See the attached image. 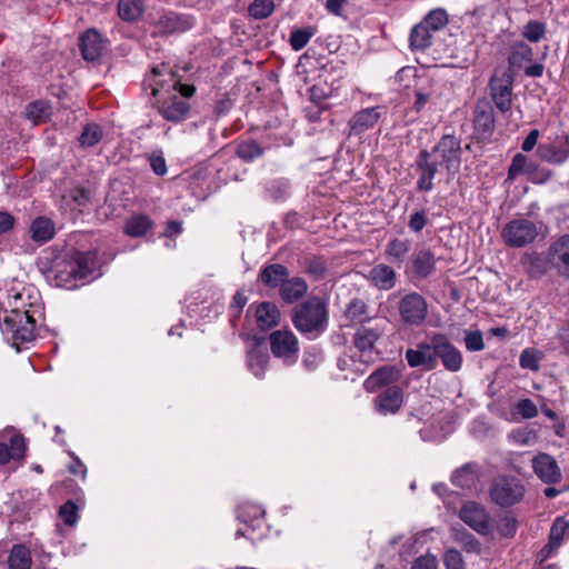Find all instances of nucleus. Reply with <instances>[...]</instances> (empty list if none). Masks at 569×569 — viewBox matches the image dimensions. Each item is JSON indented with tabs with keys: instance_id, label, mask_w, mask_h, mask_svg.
Listing matches in <instances>:
<instances>
[{
	"instance_id": "obj_1",
	"label": "nucleus",
	"mask_w": 569,
	"mask_h": 569,
	"mask_svg": "<svg viewBox=\"0 0 569 569\" xmlns=\"http://www.w3.org/2000/svg\"><path fill=\"white\" fill-rule=\"evenodd\" d=\"M4 316L0 325L4 339L17 350L36 338V316L41 312L40 295L31 286L17 283L7 291Z\"/></svg>"
},
{
	"instance_id": "obj_2",
	"label": "nucleus",
	"mask_w": 569,
	"mask_h": 569,
	"mask_svg": "<svg viewBox=\"0 0 569 569\" xmlns=\"http://www.w3.org/2000/svg\"><path fill=\"white\" fill-rule=\"evenodd\" d=\"M147 82L156 98L158 112L167 121L179 122L186 119L190 107L184 98L194 93L193 86L182 84L177 74L164 64L154 67Z\"/></svg>"
},
{
	"instance_id": "obj_3",
	"label": "nucleus",
	"mask_w": 569,
	"mask_h": 569,
	"mask_svg": "<svg viewBox=\"0 0 569 569\" xmlns=\"http://www.w3.org/2000/svg\"><path fill=\"white\" fill-rule=\"evenodd\" d=\"M328 320V306L319 297L309 298L292 311V322L296 329L311 339H316L325 332Z\"/></svg>"
},
{
	"instance_id": "obj_4",
	"label": "nucleus",
	"mask_w": 569,
	"mask_h": 569,
	"mask_svg": "<svg viewBox=\"0 0 569 569\" xmlns=\"http://www.w3.org/2000/svg\"><path fill=\"white\" fill-rule=\"evenodd\" d=\"M538 228L535 222L518 218L509 221L501 231L505 243L512 248H521L535 241Z\"/></svg>"
},
{
	"instance_id": "obj_5",
	"label": "nucleus",
	"mask_w": 569,
	"mask_h": 569,
	"mask_svg": "<svg viewBox=\"0 0 569 569\" xmlns=\"http://www.w3.org/2000/svg\"><path fill=\"white\" fill-rule=\"evenodd\" d=\"M398 311L403 323L408 326H421L428 315V303L418 292H408L400 297Z\"/></svg>"
},
{
	"instance_id": "obj_6",
	"label": "nucleus",
	"mask_w": 569,
	"mask_h": 569,
	"mask_svg": "<svg viewBox=\"0 0 569 569\" xmlns=\"http://www.w3.org/2000/svg\"><path fill=\"white\" fill-rule=\"evenodd\" d=\"M428 153L448 171H457L460 167V141L453 136H443Z\"/></svg>"
},
{
	"instance_id": "obj_7",
	"label": "nucleus",
	"mask_w": 569,
	"mask_h": 569,
	"mask_svg": "<svg viewBox=\"0 0 569 569\" xmlns=\"http://www.w3.org/2000/svg\"><path fill=\"white\" fill-rule=\"evenodd\" d=\"M435 360L449 372H458L463 366L461 351L452 343L445 333H435Z\"/></svg>"
},
{
	"instance_id": "obj_8",
	"label": "nucleus",
	"mask_w": 569,
	"mask_h": 569,
	"mask_svg": "<svg viewBox=\"0 0 569 569\" xmlns=\"http://www.w3.org/2000/svg\"><path fill=\"white\" fill-rule=\"evenodd\" d=\"M512 81V76L506 70H497L489 81L490 97L503 113L511 108Z\"/></svg>"
},
{
	"instance_id": "obj_9",
	"label": "nucleus",
	"mask_w": 569,
	"mask_h": 569,
	"mask_svg": "<svg viewBox=\"0 0 569 569\" xmlns=\"http://www.w3.org/2000/svg\"><path fill=\"white\" fill-rule=\"evenodd\" d=\"M271 352L274 357L291 365L297 361L299 342L290 330H276L269 336Z\"/></svg>"
},
{
	"instance_id": "obj_10",
	"label": "nucleus",
	"mask_w": 569,
	"mask_h": 569,
	"mask_svg": "<svg viewBox=\"0 0 569 569\" xmlns=\"http://www.w3.org/2000/svg\"><path fill=\"white\" fill-rule=\"evenodd\" d=\"M525 489L516 478H498L490 490L491 499L500 506H511L523 497Z\"/></svg>"
},
{
	"instance_id": "obj_11",
	"label": "nucleus",
	"mask_w": 569,
	"mask_h": 569,
	"mask_svg": "<svg viewBox=\"0 0 569 569\" xmlns=\"http://www.w3.org/2000/svg\"><path fill=\"white\" fill-rule=\"evenodd\" d=\"M435 333L427 340L418 342L415 348L407 349L405 358L411 368L431 371L437 368L435 360Z\"/></svg>"
},
{
	"instance_id": "obj_12",
	"label": "nucleus",
	"mask_w": 569,
	"mask_h": 569,
	"mask_svg": "<svg viewBox=\"0 0 569 569\" xmlns=\"http://www.w3.org/2000/svg\"><path fill=\"white\" fill-rule=\"evenodd\" d=\"M459 517L479 535L488 536L491 532V521L488 512L481 505L475 501L463 503L460 508Z\"/></svg>"
},
{
	"instance_id": "obj_13",
	"label": "nucleus",
	"mask_w": 569,
	"mask_h": 569,
	"mask_svg": "<svg viewBox=\"0 0 569 569\" xmlns=\"http://www.w3.org/2000/svg\"><path fill=\"white\" fill-rule=\"evenodd\" d=\"M537 154L546 162L562 164L569 159V134L557 136L548 142L540 143Z\"/></svg>"
},
{
	"instance_id": "obj_14",
	"label": "nucleus",
	"mask_w": 569,
	"mask_h": 569,
	"mask_svg": "<svg viewBox=\"0 0 569 569\" xmlns=\"http://www.w3.org/2000/svg\"><path fill=\"white\" fill-rule=\"evenodd\" d=\"M381 332L373 328H359L353 337V342L359 351V359L363 363L373 362L378 358V351L375 348Z\"/></svg>"
},
{
	"instance_id": "obj_15",
	"label": "nucleus",
	"mask_w": 569,
	"mask_h": 569,
	"mask_svg": "<svg viewBox=\"0 0 569 569\" xmlns=\"http://www.w3.org/2000/svg\"><path fill=\"white\" fill-rule=\"evenodd\" d=\"M473 128L478 140H488L495 130V114L488 101H479L473 111Z\"/></svg>"
},
{
	"instance_id": "obj_16",
	"label": "nucleus",
	"mask_w": 569,
	"mask_h": 569,
	"mask_svg": "<svg viewBox=\"0 0 569 569\" xmlns=\"http://www.w3.org/2000/svg\"><path fill=\"white\" fill-rule=\"evenodd\" d=\"M416 167L419 173L417 189L420 191H431L433 189V179L442 166L431 158L428 150H421L416 159Z\"/></svg>"
},
{
	"instance_id": "obj_17",
	"label": "nucleus",
	"mask_w": 569,
	"mask_h": 569,
	"mask_svg": "<svg viewBox=\"0 0 569 569\" xmlns=\"http://www.w3.org/2000/svg\"><path fill=\"white\" fill-rule=\"evenodd\" d=\"M403 403V390L399 386L387 387L373 399V408L381 415H396Z\"/></svg>"
},
{
	"instance_id": "obj_18",
	"label": "nucleus",
	"mask_w": 569,
	"mask_h": 569,
	"mask_svg": "<svg viewBox=\"0 0 569 569\" xmlns=\"http://www.w3.org/2000/svg\"><path fill=\"white\" fill-rule=\"evenodd\" d=\"M550 260L552 269L566 279H569V233L559 237L550 244Z\"/></svg>"
},
{
	"instance_id": "obj_19",
	"label": "nucleus",
	"mask_w": 569,
	"mask_h": 569,
	"mask_svg": "<svg viewBox=\"0 0 569 569\" xmlns=\"http://www.w3.org/2000/svg\"><path fill=\"white\" fill-rule=\"evenodd\" d=\"M532 468L537 477L545 483H558L561 470L557 461L548 453H539L532 459Z\"/></svg>"
},
{
	"instance_id": "obj_20",
	"label": "nucleus",
	"mask_w": 569,
	"mask_h": 569,
	"mask_svg": "<svg viewBox=\"0 0 569 569\" xmlns=\"http://www.w3.org/2000/svg\"><path fill=\"white\" fill-rule=\"evenodd\" d=\"M382 107H370L356 112L348 121L350 134H361L373 128L381 118Z\"/></svg>"
},
{
	"instance_id": "obj_21",
	"label": "nucleus",
	"mask_w": 569,
	"mask_h": 569,
	"mask_svg": "<svg viewBox=\"0 0 569 569\" xmlns=\"http://www.w3.org/2000/svg\"><path fill=\"white\" fill-rule=\"evenodd\" d=\"M153 27L156 34L169 36L174 32L189 30L192 27V21L186 16L168 12L160 16Z\"/></svg>"
},
{
	"instance_id": "obj_22",
	"label": "nucleus",
	"mask_w": 569,
	"mask_h": 569,
	"mask_svg": "<svg viewBox=\"0 0 569 569\" xmlns=\"http://www.w3.org/2000/svg\"><path fill=\"white\" fill-rule=\"evenodd\" d=\"M401 377V371L396 366H383L373 371L365 380V389L369 392H375L381 387L396 383Z\"/></svg>"
},
{
	"instance_id": "obj_23",
	"label": "nucleus",
	"mask_w": 569,
	"mask_h": 569,
	"mask_svg": "<svg viewBox=\"0 0 569 569\" xmlns=\"http://www.w3.org/2000/svg\"><path fill=\"white\" fill-rule=\"evenodd\" d=\"M436 270V259L429 249L416 251L410 261V271L415 278L426 279Z\"/></svg>"
},
{
	"instance_id": "obj_24",
	"label": "nucleus",
	"mask_w": 569,
	"mask_h": 569,
	"mask_svg": "<svg viewBox=\"0 0 569 569\" xmlns=\"http://www.w3.org/2000/svg\"><path fill=\"white\" fill-rule=\"evenodd\" d=\"M521 263L525 267L526 272L530 277H541L549 269H552L550 260V247L548 248L546 256L536 252L523 254V257L521 258Z\"/></svg>"
},
{
	"instance_id": "obj_25",
	"label": "nucleus",
	"mask_w": 569,
	"mask_h": 569,
	"mask_svg": "<svg viewBox=\"0 0 569 569\" xmlns=\"http://www.w3.org/2000/svg\"><path fill=\"white\" fill-rule=\"evenodd\" d=\"M79 46L82 57L88 61H94L101 56L103 40L97 30L90 29L80 37Z\"/></svg>"
},
{
	"instance_id": "obj_26",
	"label": "nucleus",
	"mask_w": 569,
	"mask_h": 569,
	"mask_svg": "<svg viewBox=\"0 0 569 569\" xmlns=\"http://www.w3.org/2000/svg\"><path fill=\"white\" fill-rule=\"evenodd\" d=\"M269 355L266 347L260 341H256L254 346L247 353L248 369L257 378H262L267 368Z\"/></svg>"
},
{
	"instance_id": "obj_27",
	"label": "nucleus",
	"mask_w": 569,
	"mask_h": 569,
	"mask_svg": "<svg viewBox=\"0 0 569 569\" xmlns=\"http://www.w3.org/2000/svg\"><path fill=\"white\" fill-rule=\"evenodd\" d=\"M368 279L378 289L390 290L396 284L397 274L391 267L380 263L370 269Z\"/></svg>"
},
{
	"instance_id": "obj_28",
	"label": "nucleus",
	"mask_w": 569,
	"mask_h": 569,
	"mask_svg": "<svg viewBox=\"0 0 569 569\" xmlns=\"http://www.w3.org/2000/svg\"><path fill=\"white\" fill-rule=\"evenodd\" d=\"M479 476L478 465L469 462L453 472L451 481L455 486L462 489H476L479 482Z\"/></svg>"
},
{
	"instance_id": "obj_29",
	"label": "nucleus",
	"mask_w": 569,
	"mask_h": 569,
	"mask_svg": "<svg viewBox=\"0 0 569 569\" xmlns=\"http://www.w3.org/2000/svg\"><path fill=\"white\" fill-rule=\"evenodd\" d=\"M280 312L277 306L272 302L264 301L256 308L257 326L262 330H268L278 325Z\"/></svg>"
},
{
	"instance_id": "obj_30",
	"label": "nucleus",
	"mask_w": 569,
	"mask_h": 569,
	"mask_svg": "<svg viewBox=\"0 0 569 569\" xmlns=\"http://www.w3.org/2000/svg\"><path fill=\"white\" fill-rule=\"evenodd\" d=\"M10 433L9 443L0 442V463L23 458L26 445L22 436L13 431H10Z\"/></svg>"
},
{
	"instance_id": "obj_31",
	"label": "nucleus",
	"mask_w": 569,
	"mask_h": 569,
	"mask_svg": "<svg viewBox=\"0 0 569 569\" xmlns=\"http://www.w3.org/2000/svg\"><path fill=\"white\" fill-rule=\"evenodd\" d=\"M308 290L307 282L299 277L284 279L280 287V296L283 301L292 303L303 297Z\"/></svg>"
},
{
	"instance_id": "obj_32",
	"label": "nucleus",
	"mask_w": 569,
	"mask_h": 569,
	"mask_svg": "<svg viewBox=\"0 0 569 569\" xmlns=\"http://www.w3.org/2000/svg\"><path fill=\"white\" fill-rule=\"evenodd\" d=\"M52 114L51 103L47 100H36L27 104L24 117L33 124L47 122Z\"/></svg>"
},
{
	"instance_id": "obj_33",
	"label": "nucleus",
	"mask_w": 569,
	"mask_h": 569,
	"mask_svg": "<svg viewBox=\"0 0 569 569\" xmlns=\"http://www.w3.org/2000/svg\"><path fill=\"white\" fill-rule=\"evenodd\" d=\"M533 52L529 44L516 41L510 46L508 62L511 68L520 69L523 64L532 61Z\"/></svg>"
},
{
	"instance_id": "obj_34",
	"label": "nucleus",
	"mask_w": 569,
	"mask_h": 569,
	"mask_svg": "<svg viewBox=\"0 0 569 569\" xmlns=\"http://www.w3.org/2000/svg\"><path fill=\"white\" fill-rule=\"evenodd\" d=\"M30 233L33 241L47 242L54 236V223L46 217L36 218L30 226Z\"/></svg>"
},
{
	"instance_id": "obj_35",
	"label": "nucleus",
	"mask_w": 569,
	"mask_h": 569,
	"mask_svg": "<svg viewBox=\"0 0 569 569\" xmlns=\"http://www.w3.org/2000/svg\"><path fill=\"white\" fill-rule=\"evenodd\" d=\"M412 242L409 239L395 238L386 247L387 258L395 263H402L410 252Z\"/></svg>"
},
{
	"instance_id": "obj_36",
	"label": "nucleus",
	"mask_w": 569,
	"mask_h": 569,
	"mask_svg": "<svg viewBox=\"0 0 569 569\" xmlns=\"http://www.w3.org/2000/svg\"><path fill=\"white\" fill-rule=\"evenodd\" d=\"M288 277V269L279 263L269 264L264 267L260 274L259 279L268 287L276 288L278 286L281 287L284 279Z\"/></svg>"
},
{
	"instance_id": "obj_37",
	"label": "nucleus",
	"mask_w": 569,
	"mask_h": 569,
	"mask_svg": "<svg viewBox=\"0 0 569 569\" xmlns=\"http://www.w3.org/2000/svg\"><path fill=\"white\" fill-rule=\"evenodd\" d=\"M568 522L563 518H557L550 529L549 543L541 550L543 558H547L551 551L558 548L568 530Z\"/></svg>"
},
{
	"instance_id": "obj_38",
	"label": "nucleus",
	"mask_w": 569,
	"mask_h": 569,
	"mask_svg": "<svg viewBox=\"0 0 569 569\" xmlns=\"http://www.w3.org/2000/svg\"><path fill=\"white\" fill-rule=\"evenodd\" d=\"M433 38L435 34L420 22L411 29L410 47L412 50H426L432 44Z\"/></svg>"
},
{
	"instance_id": "obj_39",
	"label": "nucleus",
	"mask_w": 569,
	"mask_h": 569,
	"mask_svg": "<svg viewBox=\"0 0 569 569\" xmlns=\"http://www.w3.org/2000/svg\"><path fill=\"white\" fill-rule=\"evenodd\" d=\"M152 227L151 219L146 214H134L126 221L124 232L133 238L144 236Z\"/></svg>"
},
{
	"instance_id": "obj_40",
	"label": "nucleus",
	"mask_w": 569,
	"mask_h": 569,
	"mask_svg": "<svg viewBox=\"0 0 569 569\" xmlns=\"http://www.w3.org/2000/svg\"><path fill=\"white\" fill-rule=\"evenodd\" d=\"M144 4L142 0H119L118 14L124 21H134L143 12Z\"/></svg>"
},
{
	"instance_id": "obj_41",
	"label": "nucleus",
	"mask_w": 569,
	"mask_h": 569,
	"mask_svg": "<svg viewBox=\"0 0 569 569\" xmlns=\"http://www.w3.org/2000/svg\"><path fill=\"white\" fill-rule=\"evenodd\" d=\"M433 34L443 29L448 23V14L443 9L431 10L421 21Z\"/></svg>"
},
{
	"instance_id": "obj_42",
	"label": "nucleus",
	"mask_w": 569,
	"mask_h": 569,
	"mask_svg": "<svg viewBox=\"0 0 569 569\" xmlns=\"http://www.w3.org/2000/svg\"><path fill=\"white\" fill-rule=\"evenodd\" d=\"M9 569H30L31 557L23 546H14L9 556Z\"/></svg>"
},
{
	"instance_id": "obj_43",
	"label": "nucleus",
	"mask_w": 569,
	"mask_h": 569,
	"mask_svg": "<svg viewBox=\"0 0 569 569\" xmlns=\"http://www.w3.org/2000/svg\"><path fill=\"white\" fill-rule=\"evenodd\" d=\"M536 166L522 153H517L508 169V179L512 180L520 173H529L535 170Z\"/></svg>"
},
{
	"instance_id": "obj_44",
	"label": "nucleus",
	"mask_w": 569,
	"mask_h": 569,
	"mask_svg": "<svg viewBox=\"0 0 569 569\" xmlns=\"http://www.w3.org/2000/svg\"><path fill=\"white\" fill-rule=\"evenodd\" d=\"M316 29L313 27H306L296 29L290 34V46L295 51L303 49L309 40L315 36Z\"/></svg>"
},
{
	"instance_id": "obj_45",
	"label": "nucleus",
	"mask_w": 569,
	"mask_h": 569,
	"mask_svg": "<svg viewBox=\"0 0 569 569\" xmlns=\"http://www.w3.org/2000/svg\"><path fill=\"white\" fill-rule=\"evenodd\" d=\"M102 129L97 123L87 124L79 138L80 144L82 147H92L97 144L102 138Z\"/></svg>"
},
{
	"instance_id": "obj_46",
	"label": "nucleus",
	"mask_w": 569,
	"mask_h": 569,
	"mask_svg": "<svg viewBox=\"0 0 569 569\" xmlns=\"http://www.w3.org/2000/svg\"><path fill=\"white\" fill-rule=\"evenodd\" d=\"M521 34L530 42H538L546 34V23L531 20L523 26Z\"/></svg>"
},
{
	"instance_id": "obj_47",
	"label": "nucleus",
	"mask_w": 569,
	"mask_h": 569,
	"mask_svg": "<svg viewBox=\"0 0 569 569\" xmlns=\"http://www.w3.org/2000/svg\"><path fill=\"white\" fill-rule=\"evenodd\" d=\"M346 316L353 322H363L369 319L367 305L360 299H353L346 309Z\"/></svg>"
},
{
	"instance_id": "obj_48",
	"label": "nucleus",
	"mask_w": 569,
	"mask_h": 569,
	"mask_svg": "<svg viewBox=\"0 0 569 569\" xmlns=\"http://www.w3.org/2000/svg\"><path fill=\"white\" fill-rule=\"evenodd\" d=\"M274 9V4L272 0H254L249 6V14L254 19H266L268 18Z\"/></svg>"
},
{
	"instance_id": "obj_49",
	"label": "nucleus",
	"mask_w": 569,
	"mask_h": 569,
	"mask_svg": "<svg viewBox=\"0 0 569 569\" xmlns=\"http://www.w3.org/2000/svg\"><path fill=\"white\" fill-rule=\"evenodd\" d=\"M262 148L253 140L243 141L237 148V154L244 161H252L262 154Z\"/></svg>"
},
{
	"instance_id": "obj_50",
	"label": "nucleus",
	"mask_w": 569,
	"mask_h": 569,
	"mask_svg": "<svg viewBox=\"0 0 569 569\" xmlns=\"http://www.w3.org/2000/svg\"><path fill=\"white\" fill-rule=\"evenodd\" d=\"M455 539L467 552L479 553L481 550L480 542L468 531H457Z\"/></svg>"
},
{
	"instance_id": "obj_51",
	"label": "nucleus",
	"mask_w": 569,
	"mask_h": 569,
	"mask_svg": "<svg viewBox=\"0 0 569 569\" xmlns=\"http://www.w3.org/2000/svg\"><path fill=\"white\" fill-rule=\"evenodd\" d=\"M59 516L67 526H73L78 521V507L69 500L59 509Z\"/></svg>"
},
{
	"instance_id": "obj_52",
	"label": "nucleus",
	"mask_w": 569,
	"mask_h": 569,
	"mask_svg": "<svg viewBox=\"0 0 569 569\" xmlns=\"http://www.w3.org/2000/svg\"><path fill=\"white\" fill-rule=\"evenodd\" d=\"M446 569H465L462 555L456 549H448L443 555Z\"/></svg>"
},
{
	"instance_id": "obj_53",
	"label": "nucleus",
	"mask_w": 569,
	"mask_h": 569,
	"mask_svg": "<svg viewBox=\"0 0 569 569\" xmlns=\"http://www.w3.org/2000/svg\"><path fill=\"white\" fill-rule=\"evenodd\" d=\"M465 343L469 351H480L485 348L482 333L479 330L468 331L465 337Z\"/></svg>"
},
{
	"instance_id": "obj_54",
	"label": "nucleus",
	"mask_w": 569,
	"mask_h": 569,
	"mask_svg": "<svg viewBox=\"0 0 569 569\" xmlns=\"http://www.w3.org/2000/svg\"><path fill=\"white\" fill-rule=\"evenodd\" d=\"M519 362L523 369L533 371L539 369V357L533 350L525 349L520 355Z\"/></svg>"
},
{
	"instance_id": "obj_55",
	"label": "nucleus",
	"mask_w": 569,
	"mask_h": 569,
	"mask_svg": "<svg viewBox=\"0 0 569 569\" xmlns=\"http://www.w3.org/2000/svg\"><path fill=\"white\" fill-rule=\"evenodd\" d=\"M326 270L327 264L322 258H312L306 266L307 273L313 276L317 279L322 278L326 273Z\"/></svg>"
},
{
	"instance_id": "obj_56",
	"label": "nucleus",
	"mask_w": 569,
	"mask_h": 569,
	"mask_svg": "<svg viewBox=\"0 0 569 569\" xmlns=\"http://www.w3.org/2000/svg\"><path fill=\"white\" fill-rule=\"evenodd\" d=\"M513 441L521 446H528L536 439V432L528 428L517 429L510 433Z\"/></svg>"
},
{
	"instance_id": "obj_57",
	"label": "nucleus",
	"mask_w": 569,
	"mask_h": 569,
	"mask_svg": "<svg viewBox=\"0 0 569 569\" xmlns=\"http://www.w3.org/2000/svg\"><path fill=\"white\" fill-rule=\"evenodd\" d=\"M517 411L523 419H531L538 415L536 405L530 399H522L516 405Z\"/></svg>"
},
{
	"instance_id": "obj_58",
	"label": "nucleus",
	"mask_w": 569,
	"mask_h": 569,
	"mask_svg": "<svg viewBox=\"0 0 569 569\" xmlns=\"http://www.w3.org/2000/svg\"><path fill=\"white\" fill-rule=\"evenodd\" d=\"M499 532L505 537H512L517 530V521L511 516H503L498 523Z\"/></svg>"
},
{
	"instance_id": "obj_59",
	"label": "nucleus",
	"mask_w": 569,
	"mask_h": 569,
	"mask_svg": "<svg viewBox=\"0 0 569 569\" xmlns=\"http://www.w3.org/2000/svg\"><path fill=\"white\" fill-rule=\"evenodd\" d=\"M426 224H427V217H426V212L423 210L416 211L410 216L408 226L413 232L421 231Z\"/></svg>"
},
{
	"instance_id": "obj_60",
	"label": "nucleus",
	"mask_w": 569,
	"mask_h": 569,
	"mask_svg": "<svg viewBox=\"0 0 569 569\" xmlns=\"http://www.w3.org/2000/svg\"><path fill=\"white\" fill-rule=\"evenodd\" d=\"M68 197L72 199L77 207H84L90 200L89 191L83 188L71 190Z\"/></svg>"
},
{
	"instance_id": "obj_61",
	"label": "nucleus",
	"mask_w": 569,
	"mask_h": 569,
	"mask_svg": "<svg viewBox=\"0 0 569 569\" xmlns=\"http://www.w3.org/2000/svg\"><path fill=\"white\" fill-rule=\"evenodd\" d=\"M412 569H438L437 560L435 557H420L415 561Z\"/></svg>"
},
{
	"instance_id": "obj_62",
	"label": "nucleus",
	"mask_w": 569,
	"mask_h": 569,
	"mask_svg": "<svg viewBox=\"0 0 569 569\" xmlns=\"http://www.w3.org/2000/svg\"><path fill=\"white\" fill-rule=\"evenodd\" d=\"M538 138H539V131L536 129L531 130L522 142V146H521L522 150L526 152L531 151L535 148V146L537 144Z\"/></svg>"
},
{
	"instance_id": "obj_63",
	"label": "nucleus",
	"mask_w": 569,
	"mask_h": 569,
	"mask_svg": "<svg viewBox=\"0 0 569 569\" xmlns=\"http://www.w3.org/2000/svg\"><path fill=\"white\" fill-rule=\"evenodd\" d=\"M14 219L8 213L0 211V234L9 231L13 227Z\"/></svg>"
},
{
	"instance_id": "obj_64",
	"label": "nucleus",
	"mask_w": 569,
	"mask_h": 569,
	"mask_svg": "<svg viewBox=\"0 0 569 569\" xmlns=\"http://www.w3.org/2000/svg\"><path fill=\"white\" fill-rule=\"evenodd\" d=\"M151 168L158 176H163L167 172L166 161L162 157H153L151 159Z\"/></svg>"
}]
</instances>
